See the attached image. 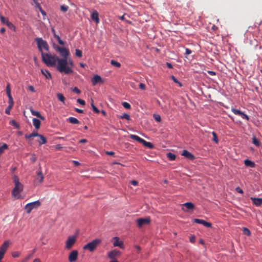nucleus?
Here are the masks:
<instances>
[{
  "instance_id": "nucleus-43",
  "label": "nucleus",
  "mask_w": 262,
  "mask_h": 262,
  "mask_svg": "<svg viewBox=\"0 0 262 262\" xmlns=\"http://www.w3.org/2000/svg\"><path fill=\"white\" fill-rule=\"evenodd\" d=\"M122 104L123 107L126 109H129L131 107L130 105L126 102H123Z\"/></svg>"
},
{
  "instance_id": "nucleus-9",
  "label": "nucleus",
  "mask_w": 262,
  "mask_h": 262,
  "mask_svg": "<svg viewBox=\"0 0 262 262\" xmlns=\"http://www.w3.org/2000/svg\"><path fill=\"white\" fill-rule=\"evenodd\" d=\"M76 241V237L75 236H69L66 242L65 245V249H70L75 244Z\"/></svg>"
},
{
  "instance_id": "nucleus-53",
  "label": "nucleus",
  "mask_w": 262,
  "mask_h": 262,
  "mask_svg": "<svg viewBox=\"0 0 262 262\" xmlns=\"http://www.w3.org/2000/svg\"><path fill=\"white\" fill-rule=\"evenodd\" d=\"M139 86L140 89L142 90H144L146 89L145 85L143 83H140L139 85Z\"/></svg>"
},
{
  "instance_id": "nucleus-55",
  "label": "nucleus",
  "mask_w": 262,
  "mask_h": 262,
  "mask_svg": "<svg viewBox=\"0 0 262 262\" xmlns=\"http://www.w3.org/2000/svg\"><path fill=\"white\" fill-rule=\"evenodd\" d=\"M28 90L32 92H35V89L33 86L32 85H29L28 86Z\"/></svg>"
},
{
  "instance_id": "nucleus-63",
  "label": "nucleus",
  "mask_w": 262,
  "mask_h": 262,
  "mask_svg": "<svg viewBox=\"0 0 262 262\" xmlns=\"http://www.w3.org/2000/svg\"><path fill=\"white\" fill-rule=\"evenodd\" d=\"M75 110L76 112L79 113H82L83 112V111L82 110H81V109H79L78 108H76L75 109Z\"/></svg>"
},
{
  "instance_id": "nucleus-51",
  "label": "nucleus",
  "mask_w": 262,
  "mask_h": 262,
  "mask_svg": "<svg viewBox=\"0 0 262 262\" xmlns=\"http://www.w3.org/2000/svg\"><path fill=\"white\" fill-rule=\"evenodd\" d=\"M73 65V61L70 59H68V66H70V67H71L72 69Z\"/></svg>"
},
{
  "instance_id": "nucleus-33",
  "label": "nucleus",
  "mask_w": 262,
  "mask_h": 262,
  "mask_svg": "<svg viewBox=\"0 0 262 262\" xmlns=\"http://www.w3.org/2000/svg\"><path fill=\"white\" fill-rule=\"evenodd\" d=\"M111 63L112 65L114 66L117 68H120L121 67V64L119 62L114 60H112L111 61Z\"/></svg>"
},
{
  "instance_id": "nucleus-24",
  "label": "nucleus",
  "mask_w": 262,
  "mask_h": 262,
  "mask_svg": "<svg viewBox=\"0 0 262 262\" xmlns=\"http://www.w3.org/2000/svg\"><path fill=\"white\" fill-rule=\"evenodd\" d=\"M37 178L36 179V181L38 182L39 184L41 183L44 179V177L42 174L41 171H39L37 172Z\"/></svg>"
},
{
  "instance_id": "nucleus-64",
  "label": "nucleus",
  "mask_w": 262,
  "mask_h": 262,
  "mask_svg": "<svg viewBox=\"0 0 262 262\" xmlns=\"http://www.w3.org/2000/svg\"><path fill=\"white\" fill-rule=\"evenodd\" d=\"M30 258V256H28L27 257H26L25 258H24L23 260H22V262H27Z\"/></svg>"
},
{
  "instance_id": "nucleus-6",
  "label": "nucleus",
  "mask_w": 262,
  "mask_h": 262,
  "mask_svg": "<svg viewBox=\"0 0 262 262\" xmlns=\"http://www.w3.org/2000/svg\"><path fill=\"white\" fill-rule=\"evenodd\" d=\"M54 48L59 53L60 56H61L62 58L68 59V57L70 55V52L68 49L55 45H54Z\"/></svg>"
},
{
  "instance_id": "nucleus-30",
  "label": "nucleus",
  "mask_w": 262,
  "mask_h": 262,
  "mask_svg": "<svg viewBox=\"0 0 262 262\" xmlns=\"http://www.w3.org/2000/svg\"><path fill=\"white\" fill-rule=\"evenodd\" d=\"M57 98L59 101L62 102L63 104L65 103L66 98L61 93H58L57 94Z\"/></svg>"
},
{
  "instance_id": "nucleus-61",
  "label": "nucleus",
  "mask_w": 262,
  "mask_h": 262,
  "mask_svg": "<svg viewBox=\"0 0 262 262\" xmlns=\"http://www.w3.org/2000/svg\"><path fill=\"white\" fill-rule=\"evenodd\" d=\"M57 41L58 42V43L61 45H64V42L63 41H62L60 38H59L58 39H57Z\"/></svg>"
},
{
  "instance_id": "nucleus-47",
  "label": "nucleus",
  "mask_w": 262,
  "mask_h": 262,
  "mask_svg": "<svg viewBox=\"0 0 262 262\" xmlns=\"http://www.w3.org/2000/svg\"><path fill=\"white\" fill-rule=\"evenodd\" d=\"M69 7L67 6L62 5L60 7V10L63 12H66L67 11Z\"/></svg>"
},
{
  "instance_id": "nucleus-44",
  "label": "nucleus",
  "mask_w": 262,
  "mask_h": 262,
  "mask_svg": "<svg viewBox=\"0 0 262 262\" xmlns=\"http://www.w3.org/2000/svg\"><path fill=\"white\" fill-rule=\"evenodd\" d=\"M12 255L13 257H18L20 255V253L18 251L13 252Z\"/></svg>"
},
{
  "instance_id": "nucleus-60",
  "label": "nucleus",
  "mask_w": 262,
  "mask_h": 262,
  "mask_svg": "<svg viewBox=\"0 0 262 262\" xmlns=\"http://www.w3.org/2000/svg\"><path fill=\"white\" fill-rule=\"evenodd\" d=\"M57 41L58 42V43L61 45H64V42L63 41H62L60 38H59L58 39H57Z\"/></svg>"
},
{
  "instance_id": "nucleus-40",
  "label": "nucleus",
  "mask_w": 262,
  "mask_h": 262,
  "mask_svg": "<svg viewBox=\"0 0 262 262\" xmlns=\"http://www.w3.org/2000/svg\"><path fill=\"white\" fill-rule=\"evenodd\" d=\"M154 118L155 119V120L158 122H160L161 121V118L159 115L154 114Z\"/></svg>"
},
{
  "instance_id": "nucleus-5",
  "label": "nucleus",
  "mask_w": 262,
  "mask_h": 262,
  "mask_svg": "<svg viewBox=\"0 0 262 262\" xmlns=\"http://www.w3.org/2000/svg\"><path fill=\"white\" fill-rule=\"evenodd\" d=\"M129 138L143 144L145 147H148L150 149H152L154 148V145L151 143L146 141L137 135L131 134L129 135Z\"/></svg>"
},
{
  "instance_id": "nucleus-12",
  "label": "nucleus",
  "mask_w": 262,
  "mask_h": 262,
  "mask_svg": "<svg viewBox=\"0 0 262 262\" xmlns=\"http://www.w3.org/2000/svg\"><path fill=\"white\" fill-rule=\"evenodd\" d=\"M193 222L194 223H198V224H202L205 227H212V224L211 223H209V222H207L203 220H201V219H195L193 220Z\"/></svg>"
},
{
  "instance_id": "nucleus-57",
  "label": "nucleus",
  "mask_w": 262,
  "mask_h": 262,
  "mask_svg": "<svg viewBox=\"0 0 262 262\" xmlns=\"http://www.w3.org/2000/svg\"><path fill=\"white\" fill-rule=\"evenodd\" d=\"M130 183L134 186H137L138 184V182L136 180H132L130 181Z\"/></svg>"
},
{
  "instance_id": "nucleus-16",
  "label": "nucleus",
  "mask_w": 262,
  "mask_h": 262,
  "mask_svg": "<svg viewBox=\"0 0 262 262\" xmlns=\"http://www.w3.org/2000/svg\"><path fill=\"white\" fill-rule=\"evenodd\" d=\"M114 242L113 246L114 247H119L120 248H123V243L122 241H120L119 238L118 237H115L113 238Z\"/></svg>"
},
{
  "instance_id": "nucleus-3",
  "label": "nucleus",
  "mask_w": 262,
  "mask_h": 262,
  "mask_svg": "<svg viewBox=\"0 0 262 262\" xmlns=\"http://www.w3.org/2000/svg\"><path fill=\"white\" fill-rule=\"evenodd\" d=\"M42 59L47 66L54 67L56 65L58 57L56 55H51L49 54H44L41 53Z\"/></svg>"
},
{
  "instance_id": "nucleus-45",
  "label": "nucleus",
  "mask_w": 262,
  "mask_h": 262,
  "mask_svg": "<svg viewBox=\"0 0 262 262\" xmlns=\"http://www.w3.org/2000/svg\"><path fill=\"white\" fill-rule=\"evenodd\" d=\"M13 107V106H11V105H8V106L6 108V110H5V113L7 114H10V111L11 110L12 108Z\"/></svg>"
},
{
  "instance_id": "nucleus-21",
  "label": "nucleus",
  "mask_w": 262,
  "mask_h": 262,
  "mask_svg": "<svg viewBox=\"0 0 262 262\" xmlns=\"http://www.w3.org/2000/svg\"><path fill=\"white\" fill-rule=\"evenodd\" d=\"M91 18L96 22V24L99 23V14L98 13L95 11L91 14Z\"/></svg>"
},
{
  "instance_id": "nucleus-14",
  "label": "nucleus",
  "mask_w": 262,
  "mask_h": 262,
  "mask_svg": "<svg viewBox=\"0 0 262 262\" xmlns=\"http://www.w3.org/2000/svg\"><path fill=\"white\" fill-rule=\"evenodd\" d=\"M120 252L119 251L115 249L111 251L108 253V257L111 259H114L116 257H117L120 255Z\"/></svg>"
},
{
  "instance_id": "nucleus-10",
  "label": "nucleus",
  "mask_w": 262,
  "mask_h": 262,
  "mask_svg": "<svg viewBox=\"0 0 262 262\" xmlns=\"http://www.w3.org/2000/svg\"><path fill=\"white\" fill-rule=\"evenodd\" d=\"M78 253L77 250L72 251L69 255L68 260L69 262H75L78 258Z\"/></svg>"
},
{
  "instance_id": "nucleus-25",
  "label": "nucleus",
  "mask_w": 262,
  "mask_h": 262,
  "mask_svg": "<svg viewBox=\"0 0 262 262\" xmlns=\"http://www.w3.org/2000/svg\"><path fill=\"white\" fill-rule=\"evenodd\" d=\"M67 120L71 123V124H78L80 123V122L79 120L74 117H70L67 119Z\"/></svg>"
},
{
  "instance_id": "nucleus-22",
  "label": "nucleus",
  "mask_w": 262,
  "mask_h": 262,
  "mask_svg": "<svg viewBox=\"0 0 262 262\" xmlns=\"http://www.w3.org/2000/svg\"><path fill=\"white\" fill-rule=\"evenodd\" d=\"M37 137H39V139L37 140L39 145L46 144L47 143V139L43 135L39 134V136H37Z\"/></svg>"
},
{
  "instance_id": "nucleus-8",
  "label": "nucleus",
  "mask_w": 262,
  "mask_h": 262,
  "mask_svg": "<svg viewBox=\"0 0 262 262\" xmlns=\"http://www.w3.org/2000/svg\"><path fill=\"white\" fill-rule=\"evenodd\" d=\"M41 205L39 201H36L31 203H28L25 206V209L27 213H30L34 209H36Z\"/></svg>"
},
{
  "instance_id": "nucleus-38",
  "label": "nucleus",
  "mask_w": 262,
  "mask_h": 262,
  "mask_svg": "<svg viewBox=\"0 0 262 262\" xmlns=\"http://www.w3.org/2000/svg\"><path fill=\"white\" fill-rule=\"evenodd\" d=\"M212 135L213 136L212 140L214 141L216 143H217L219 141L216 133L214 132H212Z\"/></svg>"
},
{
  "instance_id": "nucleus-42",
  "label": "nucleus",
  "mask_w": 262,
  "mask_h": 262,
  "mask_svg": "<svg viewBox=\"0 0 262 262\" xmlns=\"http://www.w3.org/2000/svg\"><path fill=\"white\" fill-rule=\"evenodd\" d=\"M243 232L245 234L247 235H250L251 234L250 231L247 228H243Z\"/></svg>"
},
{
  "instance_id": "nucleus-15",
  "label": "nucleus",
  "mask_w": 262,
  "mask_h": 262,
  "mask_svg": "<svg viewBox=\"0 0 262 262\" xmlns=\"http://www.w3.org/2000/svg\"><path fill=\"white\" fill-rule=\"evenodd\" d=\"M181 155L190 160H193L195 159L194 156L187 150H183Z\"/></svg>"
},
{
  "instance_id": "nucleus-46",
  "label": "nucleus",
  "mask_w": 262,
  "mask_h": 262,
  "mask_svg": "<svg viewBox=\"0 0 262 262\" xmlns=\"http://www.w3.org/2000/svg\"><path fill=\"white\" fill-rule=\"evenodd\" d=\"M171 79L173 80V81L175 83H177L179 84L180 86H182V84H181V82H180L178 81V80L174 76H171Z\"/></svg>"
},
{
  "instance_id": "nucleus-54",
  "label": "nucleus",
  "mask_w": 262,
  "mask_h": 262,
  "mask_svg": "<svg viewBox=\"0 0 262 262\" xmlns=\"http://www.w3.org/2000/svg\"><path fill=\"white\" fill-rule=\"evenodd\" d=\"M72 91L77 93V94H80V91L77 88L75 87L72 89Z\"/></svg>"
},
{
  "instance_id": "nucleus-34",
  "label": "nucleus",
  "mask_w": 262,
  "mask_h": 262,
  "mask_svg": "<svg viewBox=\"0 0 262 262\" xmlns=\"http://www.w3.org/2000/svg\"><path fill=\"white\" fill-rule=\"evenodd\" d=\"M91 106L93 108V111L95 112L96 113L98 114L100 112L99 110L94 104L93 100H92Z\"/></svg>"
},
{
  "instance_id": "nucleus-13",
  "label": "nucleus",
  "mask_w": 262,
  "mask_h": 262,
  "mask_svg": "<svg viewBox=\"0 0 262 262\" xmlns=\"http://www.w3.org/2000/svg\"><path fill=\"white\" fill-rule=\"evenodd\" d=\"M37 136H39V134L36 132H33L29 135L26 134L25 135V138L28 140V143L31 145L32 144V138L36 137Z\"/></svg>"
},
{
  "instance_id": "nucleus-50",
  "label": "nucleus",
  "mask_w": 262,
  "mask_h": 262,
  "mask_svg": "<svg viewBox=\"0 0 262 262\" xmlns=\"http://www.w3.org/2000/svg\"><path fill=\"white\" fill-rule=\"evenodd\" d=\"M39 11L41 13V14L43 15V19H45V16H46V12L42 9V8H39Z\"/></svg>"
},
{
  "instance_id": "nucleus-35",
  "label": "nucleus",
  "mask_w": 262,
  "mask_h": 262,
  "mask_svg": "<svg viewBox=\"0 0 262 262\" xmlns=\"http://www.w3.org/2000/svg\"><path fill=\"white\" fill-rule=\"evenodd\" d=\"M8 103H9V105L13 106L14 101H13L12 95L8 96Z\"/></svg>"
},
{
  "instance_id": "nucleus-1",
  "label": "nucleus",
  "mask_w": 262,
  "mask_h": 262,
  "mask_svg": "<svg viewBox=\"0 0 262 262\" xmlns=\"http://www.w3.org/2000/svg\"><path fill=\"white\" fill-rule=\"evenodd\" d=\"M57 63V69L59 72L67 74L73 73V71L71 67L68 66V59L58 58Z\"/></svg>"
},
{
  "instance_id": "nucleus-58",
  "label": "nucleus",
  "mask_w": 262,
  "mask_h": 262,
  "mask_svg": "<svg viewBox=\"0 0 262 262\" xmlns=\"http://www.w3.org/2000/svg\"><path fill=\"white\" fill-rule=\"evenodd\" d=\"M105 153L106 155H109V156H113L115 155V152L113 151H106Z\"/></svg>"
},
{
  "instance_id": "nucleus-52",
  "label": "nucleus",
  "mask_w": 262,
  "mask_h": 262,
  "mask_svg": "<svg viewBox=\"0 0 262 262\" xmlns=\"http://www.w3.org/2000/svg\"><path fill=\"white\" fill-rule=\"evenodd\" d=\"M77 101L78 103H79L80 104H81L82 105H84L85 104V101L83 100H82L81 99H78L77 100Z\"/></svg>"
},
{
  "instance_id": "nucleus-26",
  "label": "nucleus",
  "mask_w": 262,
  "mask_h": 262,
  "mask_svg": "<svg viewBox=\"0 0 262 262\" xmlns=\"http://www.w3.org/2000/svg\"><path fill=\"white\" fill-rule=\"evenodd\" d=\"M244 164L246 166L250 167L251 168H253L255 166V164L253 162H252L251 160H249L248 159L245 160Z\"/></svg>"
},
{
  "instance_id": "nucleus-27",
  "label": "nucleus",
  "mask_w": 262,
  "mask_h": 262,
  "mask_svg": "<svg viewBox=\"0 0 262 262\" xmlns=\"http://www.w3.org/2000/svg\"><path fill=\"white\" fill-rule=\"evenodd\" d=\"M41 73L46 77L47 79L51 78V74L47 70H41Z\"/></svg>"
},
{
  "instance_id": "nucleus-17",
  "label": "nucleus",
  "mask_w": 262,
  "mask_h": 262,
  "mask_svg": "<svg viewBox=\"0 0 262 262\" xmlns=\"http://www.w3.org/2000/svg\"><path fill=\"white\" fill-rule=\"evenodd\" d=\"M9 241H5L0 247V252L5 254L9 247Z\"/></svg>"
},
{
  "instance_id": "nucleus-18",
  "label": "nucleus",
  "mask_w": 262,
  "mask_h": 262,
  "mask_svg": "<svg viewBox=\"0 0 262 262\" xmlns=\"http://www.w3.org/2000/svg\"><path fill=\"white\" fill-rule=\"evenodd\" d=\"M250 199L252 201L253 204L256 206H260L261 205H262V198L251 197Z\"/></svg>"
},
{
  "instance_id": "nucleus-23",
  "label": "nucleus",
  "mask_w": 262,
  "mask_h": 262,
  "mask_svg": "<svg viewBox=\"0 0 262 262\" xmlns=\"http://www.w3.org/2000/svg\"><path fill=\"white\" fill-rule=\"evenodd\" d=\"M40 124L41 123L39 120L35 118L33 119V124L36 129L40 128Z\"/></svg>"
},
{
  "instance_id": "nucleus-4",
  "label": "nucleus",
  "mask_w": 262,
  "mask_h": 262,
  "mask_svg": "<svg viewBox=\"0 0 262 262\" xmlns=\"http://www.w3.org/2000/svg\"><path fill=\"white\" fill-rule=\"evenodd\" d=\"M100 243L101 240L100 239L96 238L85 245L83 249L84 250H89L90 252H93Z\"/></svg>"
},
{
  "instance_id": "nucleus-19",
  "label": "nucleus",
  "mask_w": 262,
  "mask_h": 262,
  "mask_svg": "<svg viewBox=\"0 0 262 262\" xmlns=\"http://www.w3.org/2000/svg\"><path fill=\"white\" fill-rule=\"evenodd\" d=\"M102 82V80L101 77L98 75H95L92 79V82L94 85H95L97 83Z\"/></svg>"
},
{
  "instance_id": "nucleus-32",
  "label": "nucleus",
  "mask_w": 262,
  "mask_h": 262,
  "mask_svg": "<svg viewBox=\"0 0 262 262\" xmlns=\"http://www.w3.org/2000/svg\"><path fill=\"white\" fill-rule=\"evenodd\" d=\"M231 110L235 115H238L239 116H242V114L243 113L240 110H236L233 107H232Z\"/></svg>"
},
{
  "instance_id": "nucleus-48",
  "label": "nucleus",
  "mask_w": 262,
  "mask_h": 262,
  "mask_svg": "<svg viewBox=\"0 0 262 262\" xmlns=\"http://www.w3.org/2000/svg\"><path fill=\"white\" fill-rule=\"evenodd\" d=\"M0 19H1V21L5 24H6L7 20H8V18L3 16H0Z\"/></svg>"
},
{
  "instance_id": "nucleus-28",
  "label": "nucleus",
  "mask_w": 262,
  "mask_h": 262,
  "mask_svg": "<svg viewBox=\"0 0 262 262\" xmlns=\"http://www.w3.org/2000/svg\"><path fill=\"white\" fill-rule=\"evenodd\" d=\"M183 206L186 207L188 209H193L194 208V205L191 202H186L183 204Z\"/></svg>"
},
{
  "instance_id": "nucleus-11",
  "label": "nucleus",
  "mask_w": 262,
  "mask_h": 262,
  "mask_svg": "<svg viewBox=\"0 0 262 262\" xmlns=\"http://www.w3.org/2000/svg\"><path fill=\"white\" fill-rule=\"evenodd\" d=\"M137 225L139 227H141L145 225H148L150 222V220L149 218H145V219H139L137 221Z\"/></svg>"
},
{
  "instance_id": "nucleus-36",
  "label": "nucleus",
  "mask_w": 262,
  "mask_h": 262,
  "mask_svg": "<svg viewBox=\"0 0 262 262\" xmlns=\"http://www.w3.org/2000/svg\"><path fill=\"white\" fill-rule=\"evenodd\" d=\"M75 55L78 57L81 58L82 56V53L81 51L79 49H76Z\"/></svg>"
},
{
  "instance_id": "nucleus-29",
  "label": "nucleus",
  "mask_w": 262,
  "mask_h": 262,
  "mask_svg": "<svg viewBox=\"0 0 262 262\" xmlns=\"http://www.w3.org/2000/svg\"><path fill=\"white\" fill-rule=\"evenodd\" d=\"M252 143L257 147H259L260 145V141L254 136L252 137Z\"/></svg>"
},
{
  "instance_id": "nucleus-39",
  "label": "nucleus",
  "mask_w": 262,
  "mask_h": 262,
  "mask_svg": "<svg viewBox=\"0 0 262 262\" xmlns=\"http://www.w3.org/2000/svg\"><path fill=\"white\" fill-rule=\"evenodd\" d=\"M6 93L8 96L11 95L10 85L9 84H8L6 86Z\"/></svg>"
},
{
  "instance_id": "nucleus-59",
  "label": "nucleus",
  "mask_w": 262,
  "mask_h": 262,
  "mask_svg": "<svg viewBox=\"0 0 262 262\" xmlns=\"http://www.w3.org/2000/svg\"><path fill=\"white\" fill-rule=\"evenodd\" d=\"M192 53V51L191 50L188 49V48H186L185 49V54H187V55H189V54H190L191 53Z\"/></svg>"
},
{
  "instance_id": "nucleus-7",
  "label": "nucleus",
  "mask_w": 262,
  "mask_h": 262,
  "mask_svg": "<svg viewBox=\"0 0 262 262\" xmlns=\"http://www.w3.org/2000/svg\"><path fill=\"white\" fill-rule=\"evenodd\" d=\"M35 40L37 43L38 50L41 53L43 49L46 51L49 50V47L46 41L43 40L41 38H36Z\"/></svg>"
},
{
  "instance_id": "nucleus-62",
  "label": "nucleus",
  "mask_w": 262,
  "mask_h": 262,
  "mask_svg": "<svg viewBox=\"0 0 262 262\" xmlns=\"http://www.w3.org/2000/svg\"><path fill=\"white\" fill-rule=\"evenodd\" d=\"M6 23H7V24H6V25H7L9 27H10H10H11L12 26H13V24H12L11 22H10V21H9V20H7V22H6Z\"/></svg>"
},
{
  "instance_id": "nucleus-49",
  "label": "nucleus",
  "mask_w": 262,
  "mask_h": 262,
  "mask_svg": "<svg viewBox=\"0 0 262 262\" xmlns=\"http://www.w3.org/2000/svg\"><path fill=\"white\" fill-rule=\"evenodd\" d=\"M241 117L243 119H245L247 121H248L249 120V117H248V116L246 114H244V113H242V116H241Z\"/></svg>"
},
{
  "instance_id": "nucleus-41",
  "label": "nucleus",
  "mask_w": 262,
  "mask_h": 262,
  "mask_svg": "<svg viewBox=\"0 0 262 262\" xmlns=\"http://www.w3.org/2000/svg\"><path fill=\"white\" fill-rule=\"evenodd\" d=\"M10 123H11V124L12 125L14 126L15 128H19V125H18V124L15 120H12L11 121Z\"/></svg>"
},
{
  "instance_id": "nucleus-56",
  "label": "nucleus",
  "mask_w": 262,
  "mask_h": 262,
  "mask_svg": "<svg viewBox=\"0 0 262 262\" xmlns=\"http://www.w3.org/2000/svg\"><path fill=\"white\" fill-rule=\"evenodd\" d=\"M235 190L236 191V192L239 193H243V190L239 187H237L235 188Z\"/></svg>"
},
{
  "instance_id": "nucleus-20",
  "label": "nucleus",
  "mask_w": 262,
  "mask_h": 262,
  "mask_svg": "<svg viewBox=\"0 0 262 262\" xmlns=\"http://www.w3.org/2000/svg\"><path fill=\"white\" fill-rule=\"evenodd\" d=\"M30 111L32 115L36 116L42 121L45 120V118L42 116L38 111H35L33 109H31Z\"/></svg>"
},
{
  "instance_id": "nucleus-37",
  "label": "nucleus",
  "mask_w": 262,
  "mask_h": 262,
  "mask_svg": "<svg viewBox=\"0 0 262 262\" xmlns=\"http://www.w3.org/2000/svg\"><path fill=\"white\" fill-rule=\"evenodd\" d=\"M120 118L125 119L127 120H129L130 119V116L126 113L123 114L121 116H120Z\"/></svg>"
},
{
  "instance_id": "nucleus-31",
  "label": "nucleus",
  "mask_w": 262,
  "mask_h": 262,
  "mask_svg": "<svg viewBox=\"0 0 262 262\" xmlns=\"http://www.w3.org/2000/svg\"><path fill=\"white\" fill-rule=\"evenodd\" d=\"M167 157L168 158L169 160L173 161L176 158V155L171 152H168L167 154Z\"/></svg>"
},
{
  "instance_id": "nucleus-2",
  "label": "nucleus",
  "mask_w": 262,
  "mask_h": 262,
  "mask_svg": "<svg viewBox=\"0 0 262 262\" xmlns=\"http://www.w3.org/2000/svg\"><path fill=\"white\" fill-rule=\"evenodd\" d=\"M13 179L15 187L12 191V194L15 199H18L20 198L19 193L23 190V185L19 182V180L17 176H14Z\"/></svg>"
}]
</instances>
